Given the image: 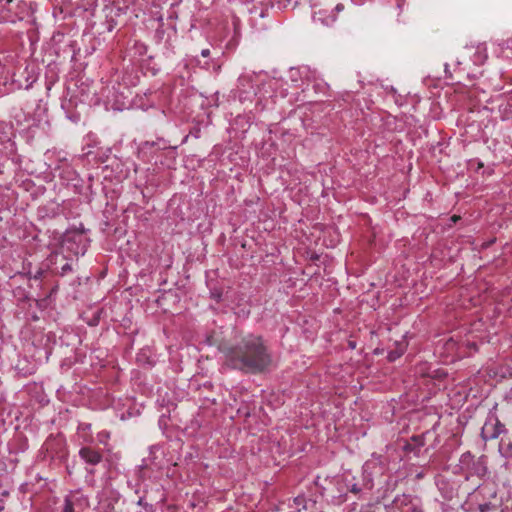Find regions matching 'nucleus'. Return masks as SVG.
Returning a JSON list of instances; mask_svg holds the SVG:
<instances>
[{"label": "nucleus", "mask_w": 512, "mask_h": 512, "mask_svg": "<svg viewBox=\"0 0 512 512\" xmlns=\"http://www.w3.org/2000/svg\"><path fill=\"white\" fill-rule=\"evenodd\" d=\"M209 345H215L224 354L225 362L233 369L246 373L265 372L272 364V356L261 336L249 334L234 344L218 339L216 335L207 337Z\"/></svg>", "instance_id": "nucleus-1"}, {"label": "nucleus", "mask_w": 512, "mask_h": 512, "mask_svg": "<svg viewBox=\"0 0 512 512\" xmlns=\"http://www.w3.org/2000/svg\"><path fill=\"white\" fill-rule=\"evenodd\" d=\"M505 427L499 421V418H487L486 422L482 426V436L485 440L497 438Z\"/></svg>", "instance_id": "nucleus-2"}, {"label": "nucleus", "mask_w": 512, "mask_h": 512, "mask_svg": "<svg viewBox=\"0 0 512 512\" xmlns=\"http://www.w3.org/2000/svg\"><path fill=\"white\" fill-rule=\"evenodd\" d=\"M79 454L85 462H87L91 465L98 464L102 459L101 454L98 451H96L90 447H83L79 451Z\"/></svg>", "instance_id": "nucleus-3"}, {"label": "nucleus", "mask_w": 512, "mask_h": 512, "mask_svg": "<svg viewBox=\"0 0 512 512\" xmlns=\"http://www.w3.org/2000/svg\"><path fill=\"white\" fill-rule=\"evenodd\" d=\"M290 509L296 512H302L307 509L306 499L304 496H297L293 499V503L289 505Z\"/></svg>", "instance_id": "nucleus-4"}, {"label": "nucleus", "mask_w": 512, "mask_h": 512, "mask_svg": "<svg viewBox=\"0 0 512 512\" xmlns=\"http://www.w3.org/2000/svg\"><path fill=\"white\" fill-rule=\"evenodd\" d=\"M316 20L321 21L325 25H330L336 21V16L332 15V16H329L327 19L316 18V16H315L314 21H316Z\"/></svg>", "instance_id": "nucleus-5"}, {"label": "nucleus", "mask_w": 512, "mask_h": 512, "mask_svg": "<svg viewBox=\"0 0 512 512\" xmlns=\"http://www.w3.org/2000/svg\"><path fill=\"white\" fill-rule=\"evenodd\" d=\"M62 512H73V504L69 499L65 500V505Z\"/></svg>", "instance_id": "nucleus-6"}, {"label": "nucleus", "mask_w": 512, "mask_h": 512, "mask_svg": "<svg viewBox=\"0 0 512 512\" xmlns=\"http://www.w3.org/2000/svg\"><path fill=\"white\" fill-rule=\"evenodd\" d=\"M480 49H481V47H478V50H480ZM485 58H487V55L485 54L484 56H482L481 51H478L475 61H482Z\"/></svg>", "instance_id": "nucleus-7"}, {"label": "nucleus", "mask_w": 512, "mask_h": 512, "mask_svg": "<svg viewBox=\"0 0 512 512\" xmlns=\"http://www.w3.org/2000/svg\"><path fill=\"white\" fill-rule=\"evenodd\" d=\"M335 9H336L337 12H340V11H342L344 9V5L339 3V4L336 5Z\"/></svg>", "instance_id": "nucleus-8"}, {"label": "nucleus", "mask_w": 512, "mask_h": 512, "mask_svg": "<svg viewBox=\"0 0 512 512\" xmlns=\"http://www.w3.org/2000/svg\"><path fill=\"white\" fill-rule=\"evenodd\" d=\"M209 54H210L209 49H204V50H202V52H201V55H202L203 57H208V56H209Z\"/></svg>", "instance_id": "nucleus-9"}, {"label": "nucleus", "mask_w": 512, "mask_h": 512, "mask_svg": "<svg viewBox=\"0 0 512 512\" xmlns=\"http://www.w3.org/2000/svg\"><path fill=\"white\" fill-rule=\"evenodd\" d=\"M360 491V489L357 487L356 484H354L352 487H351V492L353 493H358Z\"/></svg>", "instance_id": "nucleus-10"}, {"label": "nucleus", "mask_w": 512, "mask_h": 512, "mask_svg": "<svg viewBox=\"0 0 512 512\" xmlns=\"http://www.w3.org/2000/svg\"><path fill=\"white\" fill-rule=\"evenodd\" d=\"M451 219H452V221H453V222H456V221H458V220L460 219V217H459V216L454 215V216H452V218H451Z\"/></svg>", "instance_id": "nucleus-11"}, {"label": "nucleus", "mask_w": 512, "mask_h": 512, "mask_svg": "<svg viewBox=\"0 0 512 512\" xmlns=\"http://www.w3.org/2000/svg\"><path fill=\"white\" fill-rule=\"evenodd\" d=\"M13 0H0V3L10 4Z\"/></svg>", "instance_id": "nucleus-12"}, {"label": "nucleus", "mask_w": 512, "mask_h": 512, "mask_svg": "<svg viewBox=\"0 0 512 512\" xmlns=\"http://www.w3.org/2000/svg\"><path fill=\"white\" fill-rule=\"evenodd\" d=\"M68 268H69V266H68V265H65V266L63 267V270H68Z\"/></svg>", "instance_id": "nucleus-13"}, {"label": "nucleus", "mask_w": 512, "mask_h": 512, "mask_svg": "<svg viewBox=\"0 0 512 512\" xmlns=\"http://www.w3.org/2000/svg\"><path fill=\"white\" fill-rule=\"evenodd\" d=\"M288 512H296V511H294L293 509H290V511H288Z\"/></svg>", "instance_id": "nucleus-14"}, {"label": "nucleus", "mask_w": 512, "mask_h": 512, "mask_svg": "<svg viewBox=\"0 0 512 512\" xmlns=\"http://www.w3.org/2000/svg\"><path fill=\"white\" fill-rule=\"evenodd\" d=\"M3 509V507L0 506V511Z\"/></svg>", "instance_id": "nucleus-15"}]
</instances>
